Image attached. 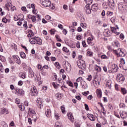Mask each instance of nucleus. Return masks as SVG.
Returning a JSON list of instances; mask_svg holds the SVG:
<instances>
[{
  "mask_svg": "<svg viewBox=\"0 0 127 127\" xmlns=\"http://www.w3.org/2000/svg\"><path fill=\"white\" fill-rule=\"evenodd\" d=\"M11 46H14V49L15 50V51H16V50H17V46H16V45L15 44H12L11 45Z\"/></svg>",
  "mask_w": 127,
  "mask_h": 127,
  "instance_id": "nucleus-44",
  "label": "nucleus"
},
{
  "mask_svg": "<svg viewBox=\"0 0 127 127\" xmlns=\"http://www.w3.org/2000/svg\"><path fill=\"white\" fill-rule=\"evenodd\" d=\"M96 94H97V96L98 98H99V99H101L102 98V90L101 89H97L96 90Z\"/></svg>",
  "mask_w": 127,
  "mask_h": 127,
  "instance_id": "nucleus-11",
  "label": "nucleus"
},
{
  "mask_svg": "<svg viewBox=\"0 0 127 127\" xmlns=\"http://www.w3.org/2000/svg\"><path fill=\"white\" fill-rule=\"evenodd\" d=\"M108 3L109 5L115 6V2L114 1V0H108Z\"/></svg>",
  "mask_w": 127,
  "mask_h": 127,
  "instance_id": "nucleus-22",
  "label": "nucleus"
},
{
  "mask_svg": "<svg viewBox=\"0 0 127 127\" xmlns=\"http://www.w3.org/2000/svg\"><path fill=\"white\" fill-rule=\"evenodd\" d=\"M87 4H91L93 2V0H84Z\"/></svg>",
  "mask_w": 127,
  "mask_h": 127,
  "instance_id": "nucleus-35",
  "label": "nucleus"
},
{
  "mask_svg": "<svg viewBox=\"0 0 127 127\" xmlns=\"http://www.w3.org/2000/svg\"><path fill=\"white\" fill-rule=\"evenodd\" d=\"M125 57V53L122 51V50H120V52L119 53L118 57Z\"/></svg>",
  "mask_w": 127,
  "mask_h": 127,
  "instance_id": "nucleus-26",
  "label": "nucleus"
},
{
  "mask_svg": "<svg viewBox=\"0 0 127 127\" xmlns=\"http://www.w3.org/2000/svg\"><path fill=\"white\" fill-rule=\"evenodd\" d=\"M62 124L60 122H57L56 123V124L55 125V127H61Z\"/></svg>",
  "mask_w": 127,
  "mask_h": 127,
  "instance_id": "nucleus-30",
  "label": "nucleus"
},
{
  "mask_svg": "<svg viewBox=\"0 0 127 127\" xmlns=\"http://www.w3.org/2000/svg\"><path fill=\"white\" fill-rule=\"evenodd\" d=\"M117 81H119V82H123V81H125V77L122 74H118L117 76Z\"/></svg>",
  "mask_w": 127,
  "mask_h": 127,
  "instance_id": "nucleus-7",
  "label": "nucleus"
},
{
  "mask_svg": "<svg viewBox=\"0 0 127 127\" xmlns=\"http://www.w3.org/2000/svg\"><path fill=\"white\" fill-rule=\"evenodd\" d=\"M38 69H39V70H41V71H42V69H43V67H42V66H41V65L39 64L38 65Z\"/></svg>",
  "mask_w": 127,
  "mask_h": 127,
  "instance_id": "nucleus-55",
  "label": "nucleus"
},
{
  "mask_svg": "<svg viewBox=\"0 0 127 127\" xmlns=\"http://www.w3.org/2000/svg\"><path fill=\"white\" fill-rule=\"evenodd\" d=\"M84 106H85V110H86V111H89V106H88V105L85 104Z\"/></svg>",
  "mask_w": 127,
  "mask_h": 127,
  "instance_id": "nucleus-58",
  "label": "nucleus"
},
{
  "mask_svg": "<svg viewBox=\"0 0 127 127\" xmlns=\"http://www.w3.org/2000/svg\"><path fill=\"white\" fill-rule=\"evenodd\" d=\"M46 115L48 118H50L51 117V110L50 109H48L46 112Z\"/></svg>",
  "mask_w": 127,
  "mask_h": 127,
  "instance_id": "nucleus-17",
  "label": "nucleus"
},
{
  "mask_svg": "<svg viewBox=\"0 0 127 127\" xmlns=\"http://www.w3.org/2000/svg\"><path fill=\"white\" fill-rule=\"evenodd\" d=\"M15 91H16L15 94L17 96H19V95H21L22 96H23V95H24L23 90L22 89H20L18 88H16L15 89Z\"/></svg>",
  "mask_w": 127,
  "mask_h": 127,
  "instance_id": "nucleus-6",
  "label": "nucleus"
},
{
  "mask_svg": "<svg viewBox=\"0 0 127 127\" xmlns=\"http://www.w3.org/2000/svg\"><path fill=\"white\" fill-rule=\"evenodd\" d=\"M82 77H78L77 79H76V81L77 82H81V81H82Z\"/></svg>",
  "mask_w": 127,
  "mask_h": 127,
  "instance_id": "nucleus-57",
  "label": "nucleus"
},
{
  "mask_svg": "<svg viewBox=\"0 0 127 127\" xmlns=\"http://www.w3.org/2000/svg\"><path fill=\"white\" fill-rule=\"evenodd\" d=\"M29 42L31 44H39V45L42 44V40L41 39L37 37H31V39H29Z\"/></svg>",
  "mask_w": 127,
  "mask_h": 127,
  "instance_id": "nucleus-1",
  "label": "nucleus"
},
{
  "mask_svg": "<svg viewBox=\"0 0 127 127\" xmlns=\"http://www.w3.org/2000/svg\"><path fill=\"white\" fill-rule=\"evenodd\" d=\"M58 27H59V28H60L61 29H63V25H62V24H59Z\"/></svg>",
  "mask_w": 127,
  "mask_h": 127,
  "instance_id": "nucleus-62",
  "label": "nucleus"
},
{
  "mask_svg": "<svg viewBox=\"0 0 127 127\" xmlns=\"http://www.w3.org/2000/svg\"><path fill=\"white\" fill-rule=\"evenodd\" d=\"M80 26H81V27H82L83 28H86V27H87V24L86 23H81L80 24Z\"/></svg>",
  "mask_w": 127,
  "mask_h": 127,
  "instance_id": "nucleus-37",
  "label": "nucleus"
},
{
  "mask_svg": "<svg viewBox=\"0 0 127 127\" xmlns=\"http://www.w3.org/2000/svg\"><path fill=\"white\" fill-rule=\"evenodd\" d=\"M55 65H56V66L57 67V68H58L59 69V68L60 67V64H59V63H58V62L56 63Z\"/></svg>",
  "mask_w": 127,
  "mask_h": 127,
  "instance_id": "nucleus-50",
  "label": "nucleus"
},
{
  "mask_svg": "<svg viewBox=\"0 0 127 127\" xmlns=\"http://www.w3.org/2000/svg\"><path fill=\"white\" fill-rule=\"evenodd\" d=\"M92 10H97L98 9V4H94L91 6Z\"/></svg>",
  "mask_w": 127,
  "mask_h": 127,
  "instance_id": "nucleus-18",
  "label": "nucleus"
},
{
  "mask_svg": "<svg viewBox=\"0 0 127 127\" xmlns=\"http://www.w3.org/2000/svg\"><path fill=\"white\" fill-rule=\"evenodd\" d=\"M56 38L57 39L58 41H59L60 42H62V40L60 39V38L59 37V36L58 35H56Z\"/></svg>",
  "mask_w": 127,
  "mask_h": 127,
  "instance_id": "nucleus-39",
  "label": "nucleus"
},
{
  "mask_svg": "<svg viewBox=\"0 0 127 127\" xmlns=\"http://www.w3.org/2000/svg\"><path fill=\"white\" fill-rule=\"evenodd\" d=\"M111 69H112V70L114 71V72H118V65L115 64H112L111 66Z\"/></svg>",
  "mask_w": 127,
  "mask_h": 127,
  "instance_id": "nucleus-15",
  "label": "nucleus"
},
{
  "mask_svg": "<svg viewBox=\"0 0 127 127\" xmlns=\"http://www.w3.org/2000/svg\"><path fill=\"white\" fill-rule=\"evenodd\" d=\"M113 44H114L116 47H120V43L118 41L114 42Z\"/></svg>",
  "mask_w": 127,
  "mask_h": 127,
  "instance_id": "nucleus-34",
  "label": "nucleus"
},
{
  "mask_svg": "<svg viewBox=\"0 0 127 127\" xmlns=\"http://www.w3.org/2000/svg\"><path fill=\"white\" fill-rule=\"evenodd\" d=\"M77 64L78 68L82 69V70H86V64L83 61H78Z\"/></svg>",
  "mask_w": 127,
  "mask_h": 127,
  "instance_id": "nucleus-2",
  "label": "nucleus"
},
{
  "mask_svg": "<svg viewBox=\"0 0 127 127\" xmlns=\"http://www.w3.org/2000/svg\"><path fill=\"white\" fill-rule=\"evenodd\" d=\"M72 114L71 112H69L67 113L68 119L70 120L71 123H74V117L72 116Z\"/></svg>",
  "mask_w": 127,
  "mask_h": 127,
  "instance_id": "nucleus-10",
  "label": "nucleus"
},
{
  "mask_svg": "<svg viewBox=\"0 0 127 127\" xmlns=\"http://www.w3.org/2000/svg\"><path fill=\"white\" fill-rule=\"evenodd\" d=\"M23 26H24L25 29H26V30L27 29V28H28L27 22H26V21L24 22V24H23Z\"/></svg>",
  "mask_w": 127,
  "mask_h": 127,
  "instance_id": "nucleus-42",
  "label": "nucleus"
},
{
  "mask_svg": "<svg viewBox=\"0 0 127 127\" xmlns=\"http://www.w3.org/2000/svg\"><path fill=\"white\" fill-rule=\"evenodd\" d=\"M2 22H4V23H6L7 22V19L6 18H3L2 19Z\"/></svg>",
  "mask_w": 127,
  "mask_h": 127,
  "instance_id": "nucleus-48",
  "label": "nucleus"
},
{
  "mask_svg": "<svg viewBox=\"0 0 127 127\" xmlns=\"http://www.w3.org/2000/svg\"><path fill=\"white\" fill-rule=\"evenodd\" d=\"M111 21L112 22V23H115L116 21V18L115 17H112L111 18Z\"/></svg>",
  "mask_w": 127,
  "mask_h": 127,
  "instance_id": "nucleus-47",
  "label": "nucleus"
},
{
  "mask_svg": "<svg viewBox=\"0 0 127 127\" xmlns=\"http://www.w3.org/2000/svg\"><path fill=\"white\" fill-rule=\"evenodd\" d=\"M18 108L20 109V110L22 111L24 110V106L22 105V104H20L18 105Z\"/></svg>",
  "mask_w": 127,
  "mask_h": 127,
  "instance_id": "nucleus-33",
  "label": "nucleus"
},
{
  "mask_svg": "<svg viewBox=\"0 0 127 127\" xmlns=\"http://www.w3.org/2000/svg\"><path fill=\"white\" fill-rule=\"evenodd\" d=\"M41 3L45 7H47L49 5H50V0H40Z\"/></svg>",
  "mask_w": 127,
  "mask_h": 127,
  "instance_id": "nucleus-4",
  "label": "nucleus"
},
{
  "mask_svg": "<svg viewBox=\"0 0 127 127\" xmlns=\"http://www.w3.org/2000/svg\"><path fill=\"white\" fill-rule=\"evenodd\" d=\"M32 119H33L34 121L36 122V121H37V117H36V114H35V115H32Z\"/></svg>",
  "mask_w": 127,
  "mask_h": 127,
  "instance_id": "nucleus-36",
  "label": "nucleus"
},
{
  "mask_svg": "<svg viewBox=\"0 0 127 127\" xmlns=\"http://www.w3.org/2000/svg\"><path fill=\"white\" fill-rule=\"evenodd\" d=\"M76 46L77 48H80V42H77Z\"/></svg>",
  "mask_w": 127,
  "mask_h": 127,
  "instance_id": "nucleus-59",
  "label": "nucleus"
},
{
  "mask_svg": "<svg viewBox=\"0 0 127 127\" xmlns=\"http://www.w3.org/2000/svg\"><path fill=\"white\" fill-rule=\"evenodd\" d=\"M61 109L63 114H64L65 113V107H64V106H62L61 107Z\"/></svg>",
  "mask_w": 127,
  "mask_h": 127,
  "instance_id": "nucleus-46",
  "label": "nucleus"
},
{
  "mask_svg": "<svg viewBox=\"0 0 127 127\" xmlns=\"http://www.w3.org/2000/svg\"><path fill=\"white\" fill-rule=\"evenodd\" d=\"M120 38L122 40L124 39V38H125V35H124L123 34H121L120 35Z\"/></svg>",
  "mask_w": 127,
  "mask_h": 127,
  "instance_id": "nucleus-60",
  "label": "nucleus"
},
{
  "mask_svg": "<svg viewBox=\"0 0 127 127\" xmlns=\"http://www.w3.org/2000/svg\"><path fill=\"white\" fill-rule=\"evenodd\" d=\"M1 114L7 115V114H8V112H7V110H6V109L3 108L1 110Z\"/></svg>",
  "mask_w": 127,
  "mask_h": 127,
  "instance_id": "nucleus-20",
  "label": "nucleus"
},
{
  "mask_svg": "<svg viewBox=\"0 0 127 127\" xmlns=\"http://www.w3.org/2000/svg\"><path fill=\"white\" fill-rule=\"evenodd\" d=\"M21 77L23 79H25V78H26V75L25 73H22V74H21Z\"/></svg>",
  "mask_w": 127,
  "mask_h": 127,
  "instance_id": "nucleus-54",
  "label": "nucleus"
},
{
  "mask_svg": "<svg viewBox=\"0 0 127 127\" xmlns=\"http://www.w3.org/2000/svg\"><path fill=\"white\" fill-rule=\"evenodd\" d=\"M30 94L31 96H36L38 94L37 89H36V87L34 86L31 87V90Z\"/></svg>",
  "mask_w": 127,
  "mask_h": 127,
  "instance_id": "nucleus-3",
  "label": "nucleus"
},
{
  "mask_svg": "<svg viewBox=\"0 0 127 127\" xmlns=\"http://www.w3.org/2000/svg\"><path fill=\"white\" fill-rule=\"evenodd\" d=\"M20 55L22 58H25V53L23 52H21Z\"/></svg>",
  "mask_w": 127,
  "mask_h": 127,
  "instance_id": "nucleus-38",
  "label": "nucleus"
},
{
  "mask_svg": "<svg viewBox=\"0 0 127 127\" xmlns=\"http://www.w3.org/2000/svg\"><path fill=\"white\" fill-rule=\"evenodd\" d=\"M114 14V13L112 11H108L107 12V15H109V16H111Z\"/></svg>",
  "mask_w": 127,
  "mask_h": 127,
  "instance_id": "nucleus-45",
  "label": "nucleus"
},
{
  "mask_svg": "<svg viewBox=\"0 0 127 127\" xmlns=\"http://www.w3.org/2000/svg\"><path fill=\"white\" fill-rule=\"evenodd\" d=\"M81 85L83 88V89H87L88 88V85L85 81H81Z\"/></svg>",
  "mask_w": 127,
  "mask_h": 127,
  "instance_id": "nucleus-16",
  "label": "nucleus"
},
{
  "mask_svg": "<svg viewBox=\"0 0 127 127\" xmlns=\"http://www.w3.org/2000/svg\"><path fill=\"white\" fill-rule=\"evenodd\" d=\"M86 54L89 57H93V53L92 52L88 51L87 52Z\"/></svg>",
  "mask_w": 127,
  "mask_h": 127,
  "instance_id": "nucleus-31",
  "label": "nucleus"
},
{
  "mask_svg": "<svg viewBox=\"0 0 127 127\" xmlns=\"http://www.w3.org/2000/svg\"><path fill=\"white\" fill-rule=\"evenodd\" d=\"M29 111L32 115H33V116H34L35 115H36V113H35V111H34V110L30 108Z\"/></svg>",
  "mask_w": 127,
  "mask_h": 127,
  "instance_id": "nucleus-32",
  "label": "nucleus"
},
{
  "mask_svg": "<svg viewBox=\"0 0 127 127\" xmlns=\"http://www.w3.org/2000/svg\"><path fill=\"white\" fill-rule=\"evenodd\" d=\"M118 8L119 10H123L124 9V6H123V4L122 3H120L118 4Z\"/></svg>",
  "mask_w": 127,
  "mask_h": 127,
  "instance_id": "nucleus-25",
  "label": "nucleus"
},
{
  "mask_svg": "<svg viewBox=\"0 0 127 127\" xmlns=\"http://www.w3.org/2000/svg\"><path fill=\"white\" fill-rule=\"evenodd\" d=\"M127 112H123L122 115H121V118L122 119H126L127 118Z\"/></svg>",
  "mask_w": 127,
  "mask_h": 127,
  "instance_id": "nucleus-23",
  "label": "nucleus"
},
{
  "mask_svg": "<svg viewBox=\"0 0 127 127\" xmlns=\"http://www.w3.org/2000/svg\"><path fill=\"white\" fill-rule=\"evenodd\" d=\"M11 46H14V49L15 50V51H16V50H17V46H16V45L15 44H12L11 45Z\"/></svg>",
  "mask_w": 127,
  "mask_h": 127,
  "instance_id": "nucleus-43",
  "label": "nucleus"
},
{
  "mask_svg": "<svg viewBox=\"0 0 127 127\" xmlns=\"http://www.w3.org/2000/svg\"><path fill=\"white\" fill-rule=\"evenodd\" d=\"M63 51H64V52H66L67 53V52H69V50L65 47H64V48H63Z\"/></svg>",
  "mask_w": 127,
  "mask_h": 127,
  "instance_id": "nucleus-40",
  "label": "nucleus"
},
{
  "mask_svg": "<svg viewBox=\"0 0 127 127\" xmlns=\"http://www.w3.org/2000/svg\"><path fill=\"white\" fill-rule=\"evenodd\" d=\"M56 97L58 100H60L62 98V94L60 93H58V94H56Z\"/></svg>",
  "mask_w": 127,
  "mask_h": 127,
  "instance_id": "nucleus-24",
  "label": "nucleus"
},
{
  "mask_svg": "<svg viewBox=\"0 0 127 127\" xmlns=\"http://www.w3.org/2000/svg\"><path fill=\"white\" fill-rule=\"evenodd\" d=\"M106 86H107L109 89H111L112 88V81L111 80L107 81Z\"/></svg>",
  "mask_w": 127,
  "mask_h": 127,
  "instance_id": "nucleus-19",
  "label": "nucleus"
},
{
  "mask_svg": "<svg viewBox=\"0 0 127 127\" xmlns=\"http://www.w3.org/2000/svg\"><path fill=\"white\" fill-rule=\"evenodd\" d=\"M21 10H22V11H26V7L25 6L22 7Z\"/></svg>",
  "mask_w": 127,
  "mask_h": 127,
  "instance_id": "nucleus-63",
  "label": "nucleus"
},
{
  "mask_svg": "<svg viewBox=\"0 0 127 127\" xmlns=\"http://www.w3.org/2000/svg\"><path fill=\"white\" fill-rule=\"evenodd\" d=\"M121 92L123 95H126L127 93V90L125 88H121Z\"/></svg>",
  "mask_w": 127,
  "mask_h": 127,
  "instance_id": "nucleus-27",
  "label": "nucleus"
},
{
  "mask_svg": "<svg viewBox=\"0 0 127 127\" xmlns=\"http://www.w3.org/2000/svg\"><path fill=\"white\" fill-rule=\"evenodd\" d=\"M84 11L86 14H90L92 11H91V6L89 4H86L84 8Z\"/></svg>",
  "mask_w": 127,
  "mask_h": 127,
  "instance_id": "nucleus-5",
  "label": "nucleus"
},
{
  "mask_svg": "<svg viewBox=\"0 0 127 127\" xmlns=\"http://www.w3.org/2000/svg\"><path fill=\"white\" fill-rule=\"evenodd\" d=\"M113 52L115 53V54H116V55L118 57H119V53L118 52L117 50H113Z\"/></svg>",
  "mask_w": 127,
  "mask_h": 127,
  "instance_id": "nucleus-49",
  "label": "nucleus"
},
{
  "mask_svg": "<svg viewBox=\"0 0 127 127\" xmlns=\"http://www.w3.org/2000/svg\"><path fill=\"white\" fill-rule=\"evenodd\" d=\"M87 118H88V119H89L90 121H92V122L96 120V119H95V118L94 117V115H93L88 114L87 115Z\"/></svg>",
  "mask_w": 127,
  "mask_h": 127,
  "instance_id": "nucleus-13",
  "label": "nucleus"
},
{
  "mask_svg": "<svg viewBox=\"0 0 127 127\" xmlns=\"http://www.w3.org/2000/svg\"><path fill=\"white\" fill-rule=\"evenodd\" d=\"M11 8V10H12V11H13L14 10V9H15V6H12V5L10 7Z\"/></svg>",
  "mask_w": 127,
  "mask_h": 127,
  "instance_id": "nucleus-64",
  "label": "nucleus"
},
{
  "mask_svg": "<svg viewBox=\"0 0 127 127\" xmlns=\"http://www.w3.org/2000/svg\"><path fill=\"white\" fill-rule=\"evenodd\" d=\"M37 105L38 106L39 109H41V106H43L42 105V99L39 98L37 100Z\"/></svg>",
  "mask_w": 127,
  "mask_h": 127,
  "instance_id": "nucleus-8",
  "label": "nucleus"
},
{
  "mask_svg": "<svg viewBox=\"0 0 127 127\" xmlns=\"http://www.w3.org/2000/svg\"><path fill=\"white\" fill-rule=\"evenodd\" d=\"M12 5L11 3H7L5 5V7H6L7 10H9V7H11Z\"/></svg>",
  "mask_w": 127,
  "mask_h": 127,
  "instance_id": "nucleus-21",
  "label": "nucleus"
},
{
  "mask_svg": "<svg viewBox=\"0 0 127 127\" xmlns=\"http://www.w3.org/2000/svg\"><path fill=\"white\" fill-rule=\"evenodd\" d=\"M95 69L96 70V71H97V72H100L101 68L100 66H99L98 65H95Z\"/></svg>",
  "mask_w": 127,
  "mask_h": 127,
  "instance_id": "nucleus-28",
  "label": "nucleus"
},
{
  "mask_svg": "<svg viewBox=\"0 0 127 127\" xmlns=\"http://www.w3.org/2000/svg\"><path fill=\"white\" fill-rule=\"evenodd\" d=\"M101 57L102 59H107L108 58L106 55H103L101 56Z\"/></svg>",
  "mask_w": 127,
  "mask_h": 127,
  "instance_id": "nucleus-53",
  "label": "nucleus"
},
{
  "mask_svg": "<svg viewBox=\"0 0 127 127\" xmlns=\"http://www.w3.org/2000/svg\"><path fill=\"white\" fill-rule=\"evenodd\" d=\"M45 18L47 20H50V19H51V16H49V15H47L45 16Z\"/></svg>",
  "mask_w": 127,
  "mask_h": 127,
  "instance_id": "nucleus-52",
  "label": "nucleus"
},
{
  "mask_svg": "<svg viewBox=\"0 0 127 127\" xmlns=\"http://www.w3.org/2000/svg\"><path fill=\"white\" fill-rule=\"evenodd\" d=\"M13 59L14 61L17 63V64H20V60L19 59V58H18V56H13Z\"/></svg>",
  "mask_w": 127,
  "mask_h": 127,
  "instance_id": "nucleus-9",
  "label": "nucleus"
},
{
  "mask_svg": "<svg viewBox=\"0 0 127 127\" xmlns=\"http://www.w3.org/2000/svg\"><path fill=\"white\" fill-rule=\"evenodd\" d=\"M67 84H68L69 86H70V87H71V88H73L74 87V86L73 85V83L71 81L67 82Z\"/></svg>",
  "mask_w": 127,
  "mask_h": 127,
  "instance_id": "nucleus-41",
  "label": "nucleus"
},
{
  "mask_svg": "<svg viewBox=\"0 0 127 127\" xmlns=\"http://www.w3.org/2000/svg\"><path fill=\"white\" fill-rule=\"evenodd\" d=\"M104 35L107 37H110L112 35V33H111V31L110 30H106L104 32Z\"/></svg>",
  "mask_w": 127,
  "mask_h": 127,
  "instance_id": "nucleus-12",
  "label": "nucleus"
},
{
  "mask_svg": "<svg viewBox=\"0 0 127 127\" xmlns=\"http://www.w3.org/2000/svg\"><path fill=\"white\" fill-rule=\"evenodd\" d=\"M52 84L55 89H57L58 88V86L56 85V84H55V82H53Z\"/></svg>",
  "mask_w": 127,
  "mask_h": 127,
  "instance_id": "nucleus-56",
  "label": "nucleus"
},
{
  "mask_svg": "<svg viewBox=\"0 0 127 127\" xmlns=\"http://www.w3.org/2000/svg\"><path fill=\"white\" fill-rule=\"evenodd\" d=\"M117 29H119V27L118 26H116V28L111 27V31L112 32H114V33H117V35H119L120 34V33H117Z\"/></svg>",
  "mask_w": 127,
  "mask_h": 127,
  "instance_id": "nucleus-14",
  "label": "nucleus"
},
{
  "mask_svg": "<svg viewBox=\"0 0 127 127\" xmlns=\"http://www.w3.org/2000/svg\"><path fill=\"white\" fill-rule=\"evenodd\" d=\"M48 7H50V8H51V9H55V6H54V5L53 3L51 4V2L50 3V5H49L48 6Z\"/></svg>",
  "mask_w": 127,
  "mask_h": 127,
  "instance_id": "nucleus-29",
  "label": "nucleus"
},
{
  "mask_svg": "<svg viewBox=\"0 0 127 127\" xmlns=\"http://www.w3.org/2000/svg\"><path fill=\"white\" fill-rule=\"evenodd\" d=\"M86 80H87V81H91V80H92V75H89L86 78Z\"/></svg>",
  "mask_w": 127,
  "mask_h": 127,
  "instance_id": "nucleus-51",
  "label": "nucleus"
},
{
  "mask_svg": "<svg viewBox=\"0 0 127 127\" xmlns=\"http://www.w3.org/2000/svg\"><path fill=\"white\" fill-rule=\"evenodd\" d=\"M82 45L83 47H86L87 46V45L86 44V41H82Z\"/></svg>",
  "mask_w": 127,
  "mask_h": 127,
  "instance_id": "nucleus-61",
  "label": "nucleus"
}]
</instances>
